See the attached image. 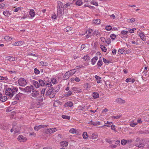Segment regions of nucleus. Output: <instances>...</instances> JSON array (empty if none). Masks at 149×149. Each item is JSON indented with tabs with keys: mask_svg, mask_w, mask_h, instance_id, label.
Instances as JSON below:
<instances>
[{
	"mask_svg": "<svg viewBox=\"0 0 149 149\" xmlns=\"http://www.w3.org/2000/svg\"><path fill=\"white\" fill-rule=\"evenodd\" d=\"M55 88L53 87H51L47 91L45 94L46 96H49L51 98L54 97L55 95V93H54Z\"/></svg>",
	"mask_w": 149,
	"mask_h": 149,
	"instance_id": "1",
	"label": "nucleus"
},
{
	"mask_svg": "<svg viewBox=\"0 0 149 149\" xmlns=\"http://www.w3.org/2000/svg\"><path fill=\"white\" fill-rule=\"evenodd\" d=\"M5 92L6 95L10 96V97H12L14 95V92L11 88H8L6 89Z\"/></svg>",
	"mask_w": 149,
	"mask_h": 149,
	"instance_id": "2",
	"label": "nucleus"
},
{
	"mask_svg": "<svg viewBox=\"0 0 149 149\" xmlns=\"http://www.w3.org/2000/svg\"><path fill=\"white\" fill-rule=\"evenodd\" d=\"M18 82L19 85L23 87L25 86L27 83L25 79L22 78L19 79Z\"/></svg>",
	"mask_w": 149,
	"mask_h": 149,
	"instance_id": "3",
	"label": "nucleus"
},
{
	"mask_svg": "<svg viewBox=\"0 0 149 149\" xmlns=\"http://www.w3.org/2000/svg\"><path fill=\"white\" fill-rule=\"evenodd\" d=\"M40 85L41 86H44L45 85L48 87H50L52 86V84L51 82H49L45 83L44 81L41 79H40L38 81Z\"/></svg>",
	"mask_w": 149,
	"mask_h": 149,
	"instance_id": "4",
	"label": "nucleus"
},
{
	"mask_svg": "<svg viewBox=\"0 0 149 149\" xmlns=\"http://www.w3.org/2000/svg\"><path fill=\"white\" fill-rule=\"evenodd\" d=\"M39 94V92L37 90L33 89L32 93L31 94V95L32 97H37Z\"/></svg>",
	"mask_w": 149,
	"mask_h": 149,
	"instance_id": "5",
	"label": "nucleus"
},
{
	"mask_svg": "<svg viewBox=\"0 0 149 149\" xmlns=\"http://www.w3.org/2000/svg\"><path fill=\"white\" fill-rule=\"evenodd\" d=\"M17 139L20 142H24L27 140V139L22 135H19L18 136Z\"/></svg>",
	"mask_w": 149,
	"mask_h": 149,
	"instance_id": "6",
	"label": "nucleus"
},
{
	"mask_svg": "<svg viewBox=\"0 0 149 149\" xmlns=\"http://www.w3.org/2000/svg\"><path fill=\"white\" fill-rule=\"evenodd\" d=\"M33 87L32 86H27L24 88V91L30 93L33 90Z\"/></svg>",
	"mask_w": 149,
	"mask_h": 149,
	"instance_id": "7",
	"label": "nucleus"
},
{
	"mask_svg": "<svg viewBox=\"0 0 149 149\" xmlns=\"http://www.w3.org/2000/svg\"><path fill=\"white\" fill-rule=\"evenodd\" d=\"M48 126V125H40L38 126H35L34 127V129L38 131L41 128L47 127Z\"/></svg>",
	"mask_w": 149,
	"mask_h": 149,
	"instance_id": "8",
	"label": "nucleus"
},
{
	"mask_svg": "<svg viewBox=\"0 0 149 149\" xmlns=\"http://www.w3.org/2000/svg\"><path fill=\"white\" fill-rule=\"evenodd\" d=\"M115 102L116 103L118 104H124L125 103V100H123L121 98H118L116 99L115 101Z\"/></svg>",
	"mask_w": 149,
	"mask_h": 149,
	"instance_id": "9",
	"label": "nucleus"
},
{
	"mask_svg": "<svg viewBox=\"0 0 149 149\" xmlns=\"http://www.w3.org/2000/svg\"><path fill=\"white\" fill-rule=\"evenodd\" d=\"M72 89L74 93H79L81 92V89L76 87H73Z\"/></svg>",
	"mask_w": 149,
	"mask_h": 149,
	"instance_id": "10",
	"label": "nucleus"
},
{
	"mask_svg": "<svg viewBox=\"0 0 149 149\" xmlns=\"http://www.w3.org/2000/svg\"><path fill=\"white\" fill-rule=\"evenodd\" d=\"M135 145L140 148H143L144 146V144L141 143L140 141L139 143H135Z\"/></svg>",
	"mask_w": 149,
	"mask_h": 149,
	"instance_id": "11",
	"label": "nucleus"
},
{
	"mask_svg": "<svg viewBox=\"0 0 149 149\" xmlns=\"http://www.w3.org/2000/svg\"><path fill=\"white\" fill-rule=\"evenodd\" d=\"M23 95V94L19 93L18 94L16 95L14 98V100H17L19 99V98L21 96Z\"/></svg>",
	"mask_w": 149,
	"mask_h": 149,
	"instance_id": "12",
	"label": "nucleus"
},
{
	"mask_svg": "<svg viewBox=\"0 0 149 149\" xmlns=\"http://www.w3.org/2000/svg\"><path fill=\"white\" fill-rule=\"evenodd\" d=\"M73 105V103L71 102H68L66 103L64 106L65 107H72Z\"/></svg>",
	"mask_w": 149,
	"mask_h": 149,
	"instance_id": "13",
	"label": "nucleus"
},
{
	"mask_svg": "<svg viewBox=\"0 0 149 149\" xmlns=\"http://www.w3.org/2000/svg\"><path fill=\"white\" fill-rule=\"evenodd\" d=\"M97 59L98 57L97 56L94 57L91 59V63L93 65L95 64Z\"/></svg>",
	"mask_w": 149,
	"mask_h": 149,
	"instance_id": "14",
	"label": "nucleus"
},
{
	"mask_svg": "<svg viewBox=\"0 0 149 149\" xmlns=\"http://www.w3.org/2000/svg\"><path fill=\"white\" fill-rule=\"evenodd\" d=\"M8 59L10 61H13L17 60V58L13 56H9L7 57Z\"/></svg>",
	"mask_w": 149,
	"mask_h": 149,
	"instance_id": "15",
	"label": "nucleus"
},
{
	"mask_svg": "<svg viewBox=\"0 0 149 149\" xmlns=\"http://www.w3.org/2000/svg\"><path fill=\"white\" fill-rule=\"evenodd\" d=\"M62 9L60 8V6L58 8L57 11V15L59 17L61 16L62 14Z\"/></svg>",
	"mask_w": 149,
	"mask_h": 149,
	"instance_id": "16",
	"label": "nucleus"
},
{
	"mask_svg": "<svg viewBox=\"0 0 149 149\" xmlns=\"http://www.w3.org/2000/svg\"><path fill=\"white\" fill-rule=\"evenodd\" d=\"M33 85L36 88H38L39 87L40 84L38 82L36 81H33Z\"/></svg>",
	"mask_w": 149,
	"mask_h": 149,
	"instance_id": "17",
	"label": "nucleus"
},
{
	"mask_svg": "<svg viewBox=\"0 0 149 149\" xmlns=\"http://www.w3.org/2000/svg\"><path fill=\"white\" fill-rule=\"evenodd\" d=\"M70 76L68 72H67L64 76L63 78L65 80L68 79Z\"/></svg>",
	"mask_w": 149,
	"mask_h": 149,
	"instance_id": "18",
	"label": "nucleus"
},
{
	"mask_svg": "<svg viewBox=\"0 0 149 149\" xmlns=\"http://www.w3.org/2000/svg\"><path fill=\"white\" fill-rule=\"evenodd\" d=\"M3 13L5 16L6 17H8L11 14L8 11H4L3 12Z\"/></svg>",
	"mask_w": 149,
	"mask_h": 149,
	"instance_id": "19",
	"label": "nucleus"
},
{
	"mask_svg": "<svg viewBox=\"0 0 149 149\" xmlns=\"http://www.w3.org/2000/svg\"><path fill=\"white\" fill-rule=\"evenodd\" d=\"M76 69H72L71 70H70V71H69L68 72V73L70 74V76H71L73 74H74L75 72H76Z\"/></svg>",
	"mask_w": 149,
	"mask_h": 149,
	"instance_id": "20",
	"label": "nucleus"
},
{
	"mask_svg": "<svg viewBox=\"0 0 149 149\" xmlns=\"http://www.w3.org/2000/svg\"><path fill=\"white\" fill-rule=\"evenodd\" d=\"M23 44V42L21 41H19L15 42L14 45L15 46H19L22 45Z\"/></svg>",
	"mask_w": 149,
	"mask_h": 149,
	"instance_id": "21",
	"label": "nucleus"
},
{
	"mask_svg": "<svg viewBox=\"0 0 149 149\" xmlns=\"http://www.w3.org/2000/svg\"><path fill=\"white\" fill-rule=\"evenodd\" d=\"M93 97L94 99L98 98L99 97V94L98 93L94 92L93 94Z\"/></svg>",
	"mask_w": 149,
	"mask_h": 149,
	"instance_id": "22",
	"label": "nucleus"
},
{
	"mask_svg": "<svg viewBox=\"0 0 149 149\" xmlns=\"http://www.w3.org/2000/svg\"><path fill=\"white\" fill-rule=\"evenodd\" d=\"M29 14L31 17H33L35 16V15L34 10L33 9L31 10L30 11Z\"/></svg>",
	"mask_w": 149,
	"mask_h": 149,
	"instance_id": "23",
	"label": "nucleus"
},
{
	"mask_svg": "<svg viewBox=\"0 0 149 149\" xmlns=\"http://www.w3.org/2000/svg\"><path fill=\"white\" fill-rule=\"evenodd\" d=\"M135 80L134 79L127 78L125 80L126 82H131L133 83L134 82Z\"/></svg>",
	"mask_w": 149,
	"mask_h": 149,
	"instance_id": "24",
	"label": "nucleus"
},
{
	"mask_svg": "<svg viewBox=\"0 0 149 149\" xmlns=\"http://www.w3.org/2000/svg\"><path fill=\"white\" fill-rule=\"evenodd\" d=\"M139 36L143 41H145L146 40L145 35L143 33H140Z\"/></svg>",
	"mask_w": 149,
	"mask_h": 149,
	"instance_id": "25",
	"label": "nucleus"
},
{
	"mask_svg": "<svg viewBox=\"0 0 149 149\" xmlns=\"http://www.w3.org/2000/svg\"><path fill=\"white\" fill-rule=\"evenodd\" d=\"M82 135H83V138L84 139H87L88 137V135L87 132H83Z\"/></svg>",
	"mask_w": 149,
	"mask_h": 149,
	"instance_id": "26",
	"label": "nucleus"
},
{
	"mask_svg": "<svg viewBox=\"0 0 149 149\" xmlns=\"http://www.w3.org/2000/svg\"><path fill=\"white\" fill-rule=\"evenodd\" d=\"M69 132L72 134H76L77 132V130L75 129L72 128L69 130Z\"/></svg>",
	"mask_w": 149,
	"mask_h": 149,
	"instance_id": "27",
	"label": "nucleus"
},
{
	"mask_svg": "<svg viewBox=\"0 0 149 149\" xmlns=\"http://www.w3.org/2000/svg\"><path fill=\"white\" fill-rule=\"evenodd\" d=\"M40 64L42 66H46L48 65V64L45 61H41L40 62Z\"/></svg>",
	"mask_w": 149,
	"mask_h": 149,
	"instance_id": "28",
	"label": "nucleus"
},
{
	"mask_svg": "<svg viewBox=\"0 0 149 149\" xmlns=\"http://www.w3.org/2000/svg\"><path fill=\"white\" fill-rule=\"evenodd\" d=\"M98 137V135L96 133H93L91 135V138L92 139H96Z\"/></svg>",
	"mask_w": 149,
	"mask_h": 149,
	"instance_id": "29",
	"label": "nucleus"
},
{
	"mask_svg": "<svg viewBox=\"0 0 149 149\" xmlns=\"http://www.w3.org/2000/svg\"><path fill=\"white\" fill-rule=\"evenodd\" d=\"M121 144L123 146L125 145L127 143V140L123 139L121 141Z\"/></svg>",
	"mask_w": 149,
	"mask_h": 149,
	"instance_id": "30",
	"label": "nucleus"
},
{
	"mask_svg": "<svg viewBox=\"0 0 149 149\" xmlns=\"http://www.w3.org/2000/svg\"><path fill=\"white\" fill-rule=\"evenodd\" d=\"M82 2L81 0H77L76 2V5L80 6L82 4Z\"/></svg>",
	"mask_w": 149,
	"mask_h": 149,
	"instance_id": "31",
	"label": "nucleus"
},
{
	"mask_svg": "<svg viewBox=\"0 0 149 149\" xmlns=\"http://www.w3.org/2000/svg\"><path fill=\"white\" fill-rule=\"evenodd\" d=\"M83 58L84 59V60L85 61H87L88 60H89L90 59V58L89 57V56L88 55H86V56H84Z\"/></svg>",
	"mask_w": 149,
	"mask_h": 149,
	"instance_id": "32",
	"label": "nucleus"
},
{
	"mask_svg": "<svg viewBox=\"0 0 149 149\" xmlns=\"http://www.w3.org/2000/svg\"><path fill=\"white\" fill-rule=\"evenodd\" d=\"M62 118L64 119H66L68 120H69L70 118V117L68 116H66L65 115H62Z\"/></svg>",
	"mask_w": 149,
	"mask_h": 149,
	"instance_id": "33",
	"label": "nucleus"
},
{
	"mask_svg": "<svg viewBox=\"0 0 149 149\" xmlns=\"http://www.w3.org/2000/svg\"><path fill=\"white\" fill-rule=\"evenodd\" d=\"M100 46L101 49L102 51L104 52H106L107 50V48H106V47L102 45H100Z\"/></svg>",
	"mask_w": 149,
	"mask_h": 149,
	"instance_id": "34",
	"label": "nucleus"
},
{
	"mask_svg": "<svg viewBox=\"0 0 149 149\" xmlns=\"http://www.w3.org/2000/svg\"><path fill=\"white\" fill-rule=\"evenodd\" d=\"M7 99V96H4L3 97L1 100H0V101H2L3 102H4L6 101Z\"/></svg>",
	"mask_w": 149,
	"mask_h": 149,
	"instance_id": "35",
	"label": "nucleus"
},
{
	"mask_svg": "<svg viewBox=\"0 0 149 149\" xmlns=\"http://www.w3.org/2000/svg\"><path fill=\"white\" fill-rule=\"evenodd\" d=\"M102 63L103 62L102 60H100L98 61V62L97 65L99 66V67H100L102 65Z\"/></svg>",
	"mask_w": 149,
	"mask_h": 149,
	"instance_id": "36",
	"label": "nucleus"
},
{
	"mask_svg": "<svg viewBox=\"0 0 149 149\" xmlns=\"http://www.w3.org/2000/svg\"><path fill=\"white\" fill-rule=\"evenodd\" d=\"M40 71L39 70L37 69L36 68H35L34 69V72L35 74H38L40 73Z\"/></svg>",
	"mask_w": 149,
	"mask_h": 149,
	"instance_id": "37",
	"label": "nucleus"
},
{
	"mask_svg": "<svg viewBox=\"0 0 149 149\" xmlns=\"http://www.w3.org/2000/svg\"><path fill=\"white\" fill-rule=\"evenodd\" d=\"M94 22L96 24H98L100 23V20L99 19H97L95 20H94Z\"/></svg>",
	"mask_w": 149,
	"mask_h": 149,
	"instance_id": "38",
	"label": "nucleus"
},
{
	"mask_svg": "<svg viewBox=\"0 0 149 149\" xmlns=\"http://www.w3.org/2000/svg\"><path fill=\"white\" fill-rule=\"evenodd\" d=\"M4 39L7 41H10L12 40L11 38L8 36H5L4 37Z\"/></svg>",
	"mask_w": 149,
	"mask_h": 149,
	"instance_id": "39",
	"label": "nucleus"
},
{
	"mask_svg": "<svg viewBox=\"0 0 149 149\" xmlns=\"http://www.w3.org/2000/svg\"><path fill=\"white\" fill-rule=\"evenodd\" d=\"M117 146L115 144H111L110 145L109 147L112 148V149H114L116 148L117 147Z\"/></svg>",
	"mask_w": 149,
	"mask_h": 149,
	"instance_id": "40",
	"label": "nucleus"
},
{
	"mask_svg": "<svg viewBox=\"0 0 149 149\" xmlns=\"http://www.w3.org/2000/svg\"><path fill=\"white\" fill-rule=\"evenodd\" d=\"M45 132L47 134H51L52 133L51 128L47 129Z\"/></svg>",
	"mask_w": 149,
	"mask_h": 149,
	"instance_id": "41",
	"label": "nucleus"
},
{
	"mask_svg": "<svg viewBox=\"0 0 149 149\" xmlns=\"http://www.w3.org/2000/svg\"><path fill=\"white\" fill-rule=\"evenodd\" d=\"M65 31L66 32H68L72 30V28L69 27H67L65 29Z\"/></svg>",
	"mask_w": 149,
	"mask_h": 149,
	"instance_id": "42",
	"label": "nucleus"
},
{
	"mask_svg": "<svg viewBox=\"0 0 149 149\" xmlns=\"http://www.w3.org/2000/svg\"><path fill=\"white\" fill-rule=\"evenodd\" d=\"M100 33L98 31H94L93 33V35L94 36L95 35L97 36V35H100Z\"/></svg>",
	"mask_w": 149,
	"mask_h": 149,
	"instance_id": "43",
	"label": "nucleus"
},
{
	"mask_svg": "<svg viewBox=\"0 0 149 149\" xmlns=\"http://www.w3.org/2000/svg\"><path fill=\"white\" fill-rule=\"evenodd\" d=\"M72 93V91H69L68 92L65 93V96H70V95H71Z\"/></svg>",
	"mask_w": 149,
	"mask_h": 149,
	"instance_id": "44",
	"label": "nucleus"
},
{
	"mask_svg": "<svg viewBox=\"0 0 149 149\" xmlns=\"http://www.w3.org/2000/svg\"><path fill=\"white\" fill-rule=\"evenodd\" d=\"M111 29H112V27L110 25L107 26L105 28V29L107 31H110Z\"/></svg>",
	"mask_w": 149,
	"mask_h": 149,
	"instance_id": "45",
	"label": "nucleus"
},
{
	"mask_svg": "<svg viewBox=\"0 0 149 149\" xmlns=\"http://www.w3.org/2000/svg\"><path fill=\"white\" fill-rule=\"evenodd\" d=\"M120 117H121V116L119 115L117 116H112L111 117V118L112 119H117L119 118Z\"/></svg>",
	"mask_w": 149,
	"mask_h": 149,
	"instance_id": "46",
	"label": "nucleus"
},
{
	"mask_svg": "<svg viewBox=\"0 0 149 149\" xmlns=\"http://www.w3.org/2000/svg\"><path fill=\"white\" fill-rule=\"evenodd\" d=\"M110 36L111 38L113 40H114L116 37V35L113 34H111Z\"/></svg>",
	"mask_w": 149,
	"mask_h": 149,
	"instance_id": "47",
	"label": "nucleus"
},
{
	"mask_svg": "<svg viewBox=\"0 0 149 149\" xmlns=\"http://www.w3.org/2000/svg\"><path fill=\"white\" fill-rule=\"evenodd\" d=\"M135 19L134 18H132L131 19H127L128 22H134L135 21Z\"/></svg>",
	"mask_w": 149,
	"mask_h": 149,
	"instance_id": "48",
	"label": "nucleus"
},
{
	"mask_svg": "<svg viewBox=\"0 0 149 149\" xmlns=\"http://www.w3.org/2000/svg\"><path fill=\"white\" fill-rule=\"evenodd\" d=\"M128 33V31H122L121 32V33L125 35L127 34Z\"/></svg>",
	"mask_w": 149,
	"mask_h": 149,
	"instance_id": "49",
	"label": "nucleus"
},
{
	"mask_svg": "<svg viewBox=\"0 0 149 149\" xmlns=\"http://www.w3.org/2000/svg\"><path fill=\"white\" fill-rule=\"evenodd\" d=\"M51 81L53 84H55L56 83V80L55 79H51Z\"/></svg>",
	"mask_w": 149,
	"mask_h": 149,
	"instance_id": "50",
	"label": "nucleus"
},
{
	"mask_svg": "<svg viewBox=\"0 0 149 149\" xmlns=\"http://www.w3.org/2000/svg\"><path fill=\"white\" fill-rule=\"evenodd\" d=\"M63 144H64V146H67L68 144V143L67 142L63 141L61 143V144L62 145Z\"/></svg>",
	"mask_w": 149,
	"mask_h": 149,
	"instance_id": "51",
	"label": "nucleus"
},
{
	"mask_svg": "<svg viewBox=\"0 0 149 149\" xmlns=\"http://www.w3.org/2000/svg\"><path fill=\"white\" fill-rule=\"evenodd\" d=\"M137 124V123H131L130 124V126L132 127H134Z\"/></svg>",
	"mask_w": 149,
	"mask_h": 149,
	"instance_id": "52",
	"label": "nucleus"
},
{
	"mask_svg": "<svg viewBox=\"0 0 149 149\" xmlns=\"http://www.w3.org/2000/svg\"><path fill=\"white\" fill-rule=\"evenodd\" d=\"M123 52L124 51L123 49H120L118 51V53L119 54H122L123 53Z\"/></svg>",
	"mask_w": 149,
	"mask_h": 149,
	"instance_id": "53",
	"label": "nucleus"
},
{
	"mask_svg": "<svg viewBox=\"0 0 149 149\" xmlns=\"http://www.w3.org/2000/svg\"><path fill=\"white\" fill-rule=\"evenodd\" d=\"M111 39L110 38H109L106 40L105 42L107 44H109L111 43Z\"/></svg>",
	"mask_w": 149,
	"mask_h": 149,
	"instance_id": "54",
	"label": "nucleus"
},
{
	"mask_svg": "<svg viewBox=\"0 0 149 149\" xmlns=\"http://www.w3.org/2000/svg\"><path fill=\"white\" fill-rule=\"evenodd\" d=\"M21 10V8L20 7H18L15 8L14 10V12H16L18 11L19 10Z\"/></svg>",
	"mask_w": 149,
	"mask_h": 149,
	"instance_id": "55",
	"label": "nucleus"
},
{
	"mask_svg": "<svg viewBox=\"0 0 149 149\" xmlns=\"http://www.w3.org/2000/svg\"><path fill=\"white\" fill-rule=\"evenodd\" d=\"M91 3L95 5L96 6H98V4L97 2L95 1H91Z\"/></svg>",
	"mask_w": 149,
	"mask_h": 149,
	"instance_id": "56",
	"label": "nucleus"
},
{
	"mask_svg": "<svg viewBox=\"0 0 149 149\" xmlns=\"http://www.w3.org/2000/svg\"><path fill=\"white\" fill-rule=\"evenodd\" d=\"M103 60L104 62L105 63H109V61L107 60L105 58H103Z\"/></svg>",
	"mask_w": 149,
	"mask_h": 149,
	"instance_id": "57",
	"label": "nucleus"
},
{
	"mask_svg": "<svg viewBox=\"0 0 149 149\" xmlns=\"http://www.w3.org/2000/svg\"><path fill=\"white\" fill-rule=\"evenodd\" d=\"M46 89V88H43L41 91V94H42V95H44L45 94V93Z\"/></svg>",
	"mask_w": 149,
	"mask_h": 149,
	"instance_id": "58",
	"label": "nucleus"
},
{
	"mask_svg": "<svg viewBox=\"0 0 149 149\" xmlns=\"http://www.w3.org/2000/svg\"><path fill=\"white\" fill-rule=\"evenodd\" d=\"M51 130L52 133L54 132H56L57 130V129L55 127H54L53 128H51Z\"/></svg>",
	"mask_w": 149,
	"mask_h": 149,
	"instance_id": "59",
	"label": "nucleus"
},
{
	"mask_svg": "<svg viewBox=\"0 0 149 149\" xmlns=\"http://www.w3.org/2000/svg\"><path fill=\"white\" fill-rule=\"evenodd\" d=\"M58 7H59V6H60V8H62L63 6V3L61 2H59L58 3Z\"/></svg>",
	"mask_w": 149,
	"mask_h": 149,
	"instance_id": "60",
	"label": "nucleus"
},
{
	"mask_svg": "<svg viewBox=\"0 0 149 149\" xmlns=\"http://www.w3.org/2000/svg\"><path fill=\"white\" fill-rule=\"evenodd\" d=\"M105 141L106 142H108V143L111 144L112 143V141L110 140L109 139H105Z\"/></svg>",
	"mask_w": 149,
	"mask_h": 149,
	"instance_id": "61",
	"label": "nucleus"
},
{
	"mask_svg": "<svg viewBox=\"0 0 149 149\" xmlns=\"http://www.w3.org/2000/svg\"><path fill=\"white\" fill-rule=\"evenodd\" d=\"M101 40L103 42H106V40L104 37H101L100 38Z\"/></svg>",
	"mask_w": 149,
	"mask_h": 149,
	"instance_id": "62",
	"label": "nucleus"
},
{
	"mask_svg": "<svg viewBox=\"0 0 149 149\" xmlns=\"http://www.w3.org/2000/svg\"><path fill=\"white\" fill-rule=\"evenodd\" d=\"M115 144L117 146L118 145L119 146L120 144V140H117L116 141Z\"/></svg>",
	"mask_w": 149,
	"mask_h": 149,
	"instance_id": "63",
	"label": "nucleus"
},
{
	"mask_svg": "<svg viewBox=\"0 0 149 149\" xmlns=\"http://www.w3.org/2000/svg\"><path fill=\"white\" fill-rule=\"evenodd\" d=\"M95 78L97 80H100L101 79V77L97 75H95Z\"/></svg>",
	"mask_w": 149,
	"mask_h": 149,
	"instance_id": "64",
	"label": "nucleus"
}]
</instances>
